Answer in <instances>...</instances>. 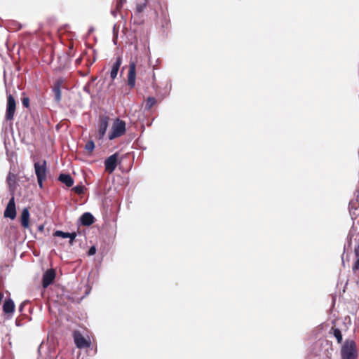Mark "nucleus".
Here are the masks:
<instances>
[{"label":"nucleus","mask_w":359,"mask_h":359,"mask_svg":"<svg viewBox=\"0 0 359 359\" xmlns=\"http://www.w3.org/2000/svg\"><path fill=\"white\" fill-rule=\"evenodd\" d=\"M29 212L27 208L23 209L21 215V224L24 228L29 227Z\"/></svg>","instance_id":"dca6fc26"},{"label":"nucleus","mask_w":359,"mask_h":359,"mask_svg":"<svg viewBox=\"0 0 359 359\" xmlns=\"http://www.w3.org/2000/svg\"><path fill=\"white\" fill-rule=\"evenodd\" d=\"M147 2L144 1L143 3L137 4L136 9L138 13H142L146 8Z\"/></svg>","instance_id":"4be33fe9"},{"label":"nucleus","mask_w":359,"mask_h":359,"mask_svg":"<svg viewBox=\"0 0 359 359\" xmlns=\"http://www.w3.org/2000/svg\"><path fill=\"white\" fill-rule=\"evenodd\" d=\"M22 308H23V304H22L20 306V311H22Z\"/></svg>","instance_id":"c756f323"},{"label":"nucleus","mask_w":359,"mask_h":359,"mask_svg":"<svg viewBox=\"0 0 359 359\" xmlns=\"http://www.w3.org/2000/svg\"><path fill=\"white\" fill-rule=\"evenodd\" d=\"M83 89H84V90H85L86 92L89 93L88 84V85H86V86H85V87H84V88H83Z\"/></svg>","instance_id":"c85d7f7f"},{"label":"nucleus","mask_w":359,"mask_h":359,"mask_svg":"<svg viewBox=\"0 0 359 359\" xmlns=\"http://www.w3.org/2000/svg\"><path fill=\"white\" fill-rule=\"evenodd\" d=\"M94 148H95V144H94L93 141H91V140L88 141L85 146V149L89 152H92L94 150Z\"/></svg>","instance_id":"412c9836"},{"label":"nucleus","mask_w":359,"mask_h":359,"mask_svg":"<svg viewBox=\"0 0 359 359\" xmlns=\"http://www.w3.org/2000/svg\"><path fill=\"white\" fill-rule=\"evenodd\" d=\"M118 162V154L115 153L109 156L104 161L105 170L109 173H112L116 168Z\"/></svg>","instance_id":"39448f33"},{"label":"nucleus","mask_w":359,"mask_h":359,"mask_svg":"<svg viewBox=\"0 0 359 359\" xmlns=\"http://www.w3.org/2000/svg\"><path fill=\"white\" fill-rule=\"evenodd\" d=\"M122 63V59L121 57L116 58V62L113 64L112 68L110 73V76L112 79H114L118 74L120 66Z\"/></svg>","instance_id":"4468645a"},{"label":"nucleus","mask_w":359,"mask_h":359,"mask_svg":"<svg viewBox=\"0 0 359 359\" xmlns=\"http://www.w3.org/2000/svg\"><path fill=\"white\" fill-rule=\"evenodd\" d=\"M6 182L8 186L9 191L11 192L12 196H13V193L15 189L16 184V176L15 174L12 172H9L6 179Z\"/></svg>","instance_id":"f8f14e48"},{"label":"nucleus","mask_w":359,"mask_h":359,"mask_svg":"<svg viewBox=\"0 0 359 359\" xmlns=\"http://www.w3.org/2000/svg\"><path fill=\"white\" fill-rule=\"evenodd\" d=\"M59 180L68 187H72L74 184L72 177L68 174H61L59 176Z\"/></svg>","instance_id":"f3484780"},{"label":"nucleus","mask_w":359,"mask_h":359,"mask_svg":"<svg viewBox=\"0 0 359 359\" xmlns=\"http://www.w3.org/2000/svg\"><path fill=\"white\" fill-rule=\"evenodd\" d=\"M16 216L14 196H12L4 211V217L13 219Z\"/></svg>","instance_id":"423d86ee"},{"label":"nucleus","mask_w":359,"mask_h":359,"mask_svg":"<svg viewBox=\"0 0 359 359\" xmlns=\"http://www.w3.org/2000/svg\"><path fill=\"white\" fill-rule=\"evenodd\" d=\"M63 81H64L62 79H61V78L58 79L55 81L54 86L53 88V92L55 95V100L57 103L60 102L61 100V97H62L61 86L63 83Z\"/></svg>","instance_id":"9d476101"},{"label":"nucleus","mask_w":359,"mask_h":359,"mask_svg":"<svg viewBox=\"0 0 359 359\" xmlns=\"http://www.w3.org/2000/svg\"><path fill=\"white\" fill-rule=\"evenodd\" d=\"M74 189L77 194H81L83 191V187L81 186H76L74 188Z\"/></svg>","instance_id":"393cba45"},{"label":"nucleus","mask_w":359,"mask_h":359,"mask_svg":"<svg viewBox=\"0 0 359 359\" xmlns=\"http://www.w3.org/2000/svg\"><path fill=\"white\" fill-rule=\"evenodd\" d=\"M333 334L337 339L339 343H341L342 341V334L341 331L339 329H334L333 331Z\"/></svg>","instance_id":"aec40b11"},{"label":"nucleus","mask_w":359,"mask_h":359,"mask_svg":"<svg viewBox=\"0 0 359 359\" xmlns=\"http://www.w3.org/2000/svg\"><path fill=\"white\" fill-rule=\"evenodd\" d=\"M356 194H357V198H358L359 197V190L356 191Z\"/></svg>","instance_id":"7c9ffc66"},{"label":"nucleus","mask_w":359,"mask_h":359,"mask_svg":"<svg viewBox=\"0 0 359 359\" xmlns=\"http://www.w3.org/2000/svg\"><path fill=\"white\" fill-rule=\"evenodd\" d=\"M74 339L76 346L79 348H86L89 346L88 341L79 332H75L74 333Z\"/></svg>","instance_id":"1a4fd4ad"},{"label":"nucleus","mask_w":359,"mask_h":359,"mask_svg":"<svg viewBox=\"0 0 359 359\" xmlns=\"http://www.w3.org/2000/svg\"><path fill=\"white\" fill-rule=\"evenodd\" d=\"M358 351L353 340H346L341 348V359H357Z\"/></svg>","instance_id":"f257e3e1"},{"label":"nucleus","mask_w":359,"mask_h":359,"mask_svg":"<svg viewBox=\"0 0 359 359\" xmlns=\"http://www.w3.org/2000/svg\"><path fill=\"white\" fill-rule=\"evenodd\" d=\"M109 118L108 116H102L100 118L98 128V138L102 139L106 134V131L109 126Z\"/></svg>","instance_id":"6e6552de"},{"label":"nucleus","mask_w":359,"mask_h":359,"mask_svg":"<svg viewBox=\"0 0 359 359\" xmlns=\"http://www.w3.org/2000/svg\"><path fill=\"white\" fill-rule=\"evenodd\" d=\"M22 103L25 107H29V100L28 97H24L22 100Z\"/></svg>","instance_id":"5701e85b"},{"label":"nucleus","mask_w":359,"mask_h":359,"mask_svg":"<svg viewBox=\"0 0 359 359\" xmlns=\"http://www.w3.org/2000/svg\"><path fill=\"white\" fill-rule=\"evenodd\" d=\"M155 103L156 99L154 97H148L145 104V109L149 110L155 104Z\"/></svg>","instance_id":"a211bd4d"},{"label":"nucleus","mask_w":359,"mask_h":359,"mask_svg":"<svg viewBox=\"0 0 359 359\" xmlns=\"http://www.w3.org/2000/svg\"><path fill=\"white\" fill-rule=\"evenodd\" d=\"M15 309V304L12 299H6L3 305V311L6 314H12Z\"/></svg>","instance_id":"ddd939ff"},{"label":"nucleus","mask_w":359,"mask_h":359,"mask_svg":"<svg viewBox=\"0 0 359 359\" xmlns=\"http://www.w3.org/2000/svg\"><path fill=\"white\" fill-rule=\"evenodd\" d=\"M96 253V248L95 246H92L88 250L89 255H93Z\"/></svg>","instance_id":"a878e982"},{"label":"nucleus","mask_w":359,"mask_h":359,"mask_svg":"<svg viewBox=\"0 0 359 359\" xmlns=\"http://www.w3.org/2000/svg\"><path fill=\"white\" fill-rule=\"evenodd\" d=\"M353 271H358L359 270V258L356 260V262H355L353 266Z\"/></svg>","instance_id":"bb28decb"},{"label":"nucleus","mask_w":359,"mask_h":359,"mask_svg":"<svg viewBox=\"0 0 359 359\" xmlns=\"http://www.w3.org/2000/svg\"><path fill=\"white\" fill-rule=\"evenodd\" d=\"M81 224L84 226H89L94 222V217L90 212H85L80 217Z\"/></svg>","instance_id":"2eb2a0df"},{"label":"nucleus","mask_w":359,"mask_h":359,"mask_svg":"<svg viewBox=\"0 0 359 359\" xmlns=\"http://www.w3.org/2000/svg\"><path fill=\"white\" fill-rule=\"evenodd\" d=\"M123 1H126V0H121L120 2L117 3V5H116L117 8L121 7L122 6Z\"/></svg>","instance_id":"cd10ccee"},{"label":"nucleus","mask_w":359,"mask_h":359,"mask_svg":"<svg viewBox=\"0 0 359 359\" xmlns=\"http://www.w3.org/2000/svg\"><path fill=\"white\" fill-rule=\"evenodd\" d=\"M55 278V273L53 270L46 271L43 276V287H47L50 285Z\"/></svg>","instance_id":"9b49d317"},{"label":"nucleus","mask_w":359,"mask_h":359,"mask_svg":"<svg viewBox=\"0 0 359 359\" xmlns=\"http://www.w3.org/2000/svg\"><path fill=\"white\" fill-rule=\"evenodd\" d=\"M54 236H57V237H61V238H67L69 236H70V233L63 232L62 231H56L54 233Z\"/></svg>","instance_id":"6ab92c4d"},{"label":"nucleus","mask_w":359,"mask_h":359,"mask_svg":"<svg viewBox=\"0 0 359 359\" xmlns=\"http://www.w3.org/2000/svg\"><path fill=\"white\" fill-rule=\"evenodd\" d=\"M126 124L125 121L116 118L114 121L111 131L109 133L108 138L112 140L115 138L119 137L123 135L126 130Z\"/></svg>","instance_id":"f03ea898"},{"label":"nucleus","mask_w":359,"mask_h":359,"mask_svg":"<svg viewBox=\"0 0 359 359\" xmlns=\"http://www.w3.org/2000/svg\"><path fill=\"white\" fill-rule=\"evenodd\" d=\"M76 236V234L75 232L70 233V236L68 237V238H70V241H69V244L70 245L73 244V241L75 239Z\"/></svg>","instance_id":"b1692460"},{"label":"nucleus","mask_w":359,"mask_h":359,"mask_svg":"<svg viewBox=\"0 0 359 359\" xmlns=\"http://www.w3.org/2000/svg\"><path fill=\"white\" fill-rule=\"evenodd\" d=\"M136 79V65L134 62H130L129 65V71L128 74V84L133 88L135 86Z\"/></svg>","instance_id":"0eeeda50"},{"label":"nucleus","mask_w":359,"mask_h":359,"mask_svg":"<svg viewBox=\"0 0 359 359\" xmlns=\"http://www.w3.org/2000/svg\"><path fill=\"white\" fill-rule=\"evenodd\" d=\"M34 170L37 177L39 186L43 187V182L47 178V166L45 160L34 163Z\"/></svg>","instance_id":"7ed1b4c3"},{"label":"nucleus","mask_w":359,"mask_h":359,"mask_svg":"<svg viewBox=\"0 0 359 359\" xmlns=\"http://www.w3.org/2000/svg\"><path fill=\"white\" fill-rule=\"evenodd\" d=\"M16 103L12 95L9 94L7 97L6 118L11 121L13 119L15 111Z\"/></svg>","instance_id":"20e7f679"}]
</instances>
